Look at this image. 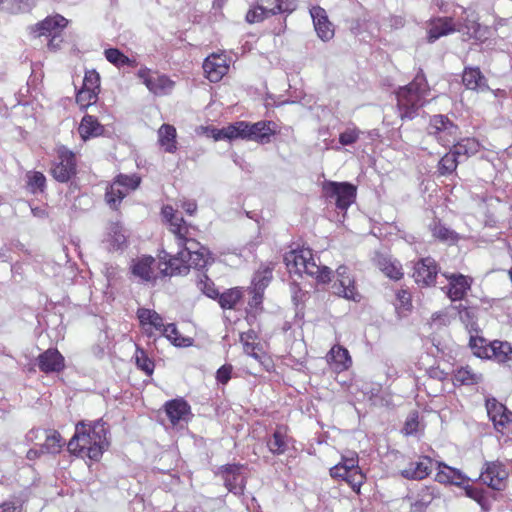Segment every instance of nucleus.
I'll use <instances>...</instances> for the list:
<instances>
[{
    "label": "nucleus",
    "mask_w": 512,
    "mask_h": 512,
    "mask_svg": "<svg viewBox=\"0 0 512 512\" xmlns=\"http://www.w3.org/2000/svg\"><path fill=\"white\" fill-rule=\"evenodd\" d=\"M107 446V428L102 420L95 421L92 425L79 422L67 445L72 454L81 457L87 456L95 461L101 458Z\"/></svg>",
    "instance_id": "1"
},
{
    "label": "nucleus",
    "mask_w": 512,
    "mask_h": 512,
    "mask_svg": "<svg viewBox=\"0 0 512 512\" xmlns=\"http://www.w3.org/2000/svg\"><path fill=\"white\" fill-rule=\"evenodd\" d=\"M284 262L290 273L306 274L322 283H327L331 280V269L317 264L310 248L302 247L287 252L284 255Z\"/></svg>",
    "instance_id": "2"
},
{
    "label": "nucleus",
    "mask_w": 512,
    "mask_h": 512,
    "mask_svg": "<svg viewBox=\"0 0 512 512\" xmlns=\"http://www.w3.org/2000/svg\"><path fill=\"white\" fill-rule=\"evenodd\" d=\"M428 93L426 78L418 73L414 80L397 91V105L401 119H413L425 103Z\"/></svg>",
    "instance_id": "3"
},
{
    "label": "nucleus",
    "mask_w": 512,
    "mask_h": 512,
    "mask_svg": "<svg viewBox=\"0 0 512 512\" xmlns=\"http://www.w3.org/2000/svg\"><path fill=\"white\" fill-rule=\"evenodd\" d=\"M330 475L332 478L346 481L356 493L360 492L365 480V476L358 466V456L355 453L343 456L341 462L330 469Z\"/></svg>",
    "instance_id": "4"
},
{
    "label": "nucleus",
    "mask_w": 512,
    "mask_h": 512,
    "mask_svg": "<svg viewBox=\"0 0 512 512\" xmlns=\"http://www.w3.org/2000/svg\"><path fill=\"white\" fill-rule=\"evenodd\" d=\"M141 182V178L136 175L119 174L106 192L107 203L116 208L122 199L131 191L136 190Z\"/></svg>",
    "instance_id": "5"
},
{
    "label": "nucleus",
    "mask_w": 512,
    "mask_h": 512,
    "mask_svg": "<svg viewBox=\"0 0 512 512\" xmlns=\"http://www.w3.org/2000/svg\"><path fill=\"white\" fill-rule=\"evenodd\" d=\"M327 198L334 199L339 209L346 210L356 198V187L347 182L325 181L322 186Z\"/></svg>",
    "instance_id": "6"
},
{
    "label": "nucleus",
    "mask_w": 512,
    "mask_h": 512,
    "mask_svg": "<svg viewBox=\"0 0 512 512\" xmlns=\"http://www.w3.org/2000/svg\"><path fill=\"white\" fill-rule=\"evenodd\" d=\"M137 76L142 80L147 89L156 96L170 94L175 86V82L167 75L152 71L146 67L139 69Z\"/></svg>",
    "instance_id": "7"
},
{
    "label": "nucleus",
    "mask_w": 512,
    "mask_h": 512,
    "mask_svg": "<svg viewBox=\"0 0 512 512\" xmlns=\"http://www.w3.org/2000/svg\"><path fill=\"white\" fill-rule=\"evenodd\" d=\"M68 20L63 16L56 14L46 17L43 21L37 23L31 28V32L35 37L47 36L51 37L48 46L50 48H57L59 43L55 44V40L59 38L62 30L67 26Z\"/></svg>",
    "instance_id": "8"
},
{
    "label": "nucleus",
    "mask_w": 512,
    "mask_h": 512,
    "mask_svg": "<svg viewBox=\"0 0 512 512\" xmlns=\"http://www.w3.org/2000/svg\"><path fill=\"white\" fill-rule=\"evenodd\" d=\"M51 173L58 182H68L76 173L75 154L65 146L58 147L57 161L54 163Z\"/></svg>",
    "instance_id": "9"
},
{
    "label": "nucleus",
    "mask_w": 512,
    "mask_h": 512,
    "mask_svg": "<svg viewBox=\"0 0 512 512\" xmlns=\"http://www.w3.org/2000/svg\"><path fill=\"white\" fill-rule=\"evenodd\" d=\"M458 133V127L446 116L434 115L428 126V134L434 136L439 143L447 146L454 143Z\"/></svg>",
    "instance_id": "10"
},
{
    "label": "nucleus",
    "mask_w": 512,
    "mask_h": 512,
    "mask_svg": "<svg viewBox=\"0 0 512 512\" xmlns=\"http://www.w3.org/2000/svg\"><path fill=\"white\" fill-rule=\"evenodd\" d=\"M279 132L278 125L273 121H258L255 123L247 122L246 139L259 144H268L272 137Z\"/></svg>",
    "instance_id": "11"
},
{
    "label": "nucleus",
    "mask_w": 512,
    "mask_h": 512,
    "mask_svg": "<svg viewBox=\"0 0 512 512\" xmlns=\"http://www.w3.org/2000/svg\"><path fill=\"white\" fill-rule=\"evenodd\" d=\"M448 280V286L445 287L447 296L452 301L462 300L472 285V278L459 273H443Z\"/></svg>",
    "instance_id": "12"
},
{
    "label": "nucleus",
    "mask_w": 512,
    "mask_h": 512,
    "mask_svg": "<svg viewBox=\"0 0 512 512\" xmlns=\"http://www.w3.org/2000/svg\"><path fill=\"white\" fill-rule=\"evenodd\" d=\"M203 69L209 81L216 83L228 73L229 64L223 53H213L204 60Z\"/></svg>",
    "instance_id": "13"
},
{
    "label": "nucleus",
    "mask_w": 512,
    "mask_h": 512,
    "mask_svg": "<svg viewBox=\"0 0 512 512\" xmlns=\"http://www.w3.org/2000/svg\"><path fill=\"white\" fill-rule=\"evenodd\" d=\"M465 17L462 18L463 22L456 24V31L466 36V39L484 40L487 38L488 29L482 27L478 23V18L474 12L464 10Z\"/></svg>",
    "instance_id": "14"
},
{
    "label": "nucleus",
    "mask_w": 512,
    "mask_h": 512,
    "mask_svg": "<svg viewBox=\"0 0 512 512\" xmlns=\"http://www.w3.org/2000/svg\"><path fill=\"white\" fill-rule=\"evenodd\" d=\"M438 266L431 257L419 260L414 266L413 278L419 285L430 286L435 282Z\"/></svg>",
    "instance_id": "15"
},
{
    "label": "nucleus",
    "mask_w": 512,
    "mask_h": 512,
    "mask_svg": "<svg viewBox=\"0 0 512 512\" xmlns=\"http://www.w3.org/2000/svg\"><path fill=\"white\" fill-rule=\"evenodd\" d=\"M272 267L261 266L254 274L250 292L253 294L250 306H258L262 302L263 292L272 279Z\"/></svg>",
    "instance_id": "16"
},
{
    "label": "nucleus",
    "mask_w": 512,
    "mask_h": 512,
    "mask_svg": "<svg viewBox=\"0 0 512 512\" xmlns=\"http://www.w3.org/2000/svg\"><path fill=\"white\" fill-rule=\"evenodd\" d=\"M310 15L317 36L324 42L331 40L334 37L335 31L333 24L328 19L326 11L319 6H315L310 9Z\"/></svg>",
    "instance_id": "17"
},
{
    "label": "nucleus",
    "mask_w": 512,
    "mask_h": 512,
    "mask_svg": "<svg viewBox=\"0 0 512 512\" xmlns=\"http://www.w3.org/2000/svg\"><path fill=\"white\" fill-rule=\"evenodd\" d=\"M337 282L334 285L335 293L347 300L358 301L360 295L357 293L354 280L348 274V268L339 266L336 270Z\"/></svg>",
    "instance_id": "18"
},
{
    "label": "nucleus",
    "mask_w": 512,
    "mask_h": 512,
    "mask_svg": "<svg viewBox=\"0 0 512 512\" xmlns=\"http://www.w3.org/2000/svg\"><path fill=\"white\" fill-rule=\"evenodd\" d=\"M456 32V23L451 17H436L429 21L427 28V40L433 43L440 37Z\"/></svg>",
    "instance_id": "19"
},
{
    "label": "nucleus",
    "mask_w": 512,
    "mask_h": 512,
    "mask_svg": "<svg viewBox=\"0 0 512 512\" xmlns=\"http://www.w3.org/2000/svg\"><path fill=\"white\" fill-rule=\"evenodd\" d=\"M486 409L495 429L500 432L512 420V412H510L502 403L496 401V399H487Z\"/></svg>",
    "instance_id": "20"
},
{
    "label": "nucleus",
    "mask_w": 512,
    "mask_h": 512,
    "mask_svg": "<svg viewBox=\"0 0 512 512\" xmlns=\"http://www.w3.org/2000/svg\"><path fill=\"white\" fill-rule=\"evenodd\" d=\"M508 477L507 471L499 463H487L486 469L480 475L483 483L495 490H502L505 488L506 479Z\"/></svg>",
    "instance_id": "21"
},
{
    "label": "nucleus",
    "mask_w": 512,
    "mask_h": 512,
    "mask_svg": "<svg viewBox=\"0 0 512 512\" xmlns=\"http://www.w3.org/2000/svg\"><path fill=\"white\" fill-rule=\"evenodd\" d=\"M512 346L508 342L493 341L485 350L478 352L479 358L494 359L498 363H505L511 359Z\"/></svg>",
    "instance_id": "22"
},
{
    "label": "nucleus",
    "mask_w": 512,
    "mask_h": 512,
    "mask_svg": "<svg viewBox=\"0 0 512 512\" xmlns=\"http://www.w3.org/2000/svg\"><path fill=\"white\" fill-rule=\"evenodd\" d=\"M293 440L288 435L286 426H277L272 436L267 441L269 451L274 455L284 454L292 444Z\"/></svg>",
    "instance_id": "23"
},
{
    "label": "nucleus",
    "mask_w": 512,
    "mask_h": 512,
    "mask_svg": "<svg viewBox=\"0 0 512 512\" xmlns=\"http://www.w3.org/2000/svg\"><path fill=\"white\" fill-rule=\"evenodd\" d=\"M432 470V460L429 457H421L410 462L401 470V475L406 479L421 480L427 477Z\"/></svg>",
    "instance_id": "24"
},
{
    "label": "nucleus",
    "mask_w": 512,
    "mask_h": 512,
    "mask_svg": "<svg viewBox=\"0 0 512 512\" xmlns=\"http://www.w3.org/2000/svg\"><path fill=\"white\" fill-rule=\"evenodd\" d=\"M243 466L240 465H227L223 469L225 485L227 489L234 494H242L244 485H245V477L242 474L241 470Z\"/></svg>",
    "instance_id": "25"
},
{
    "label": "nucleus",
    "mask_w": 512,
    "mask_h": 512,
    "mask_svg": "<svg viewBox=\"0 0 512 512\" xmlns=\"http://www.w3.org/2000/svg\"><path fill=\"white\" fill-rule=\"evenodd\" d=\"M38 366L45 373L59 372L64 364V357L56 349H48L38 357Z\"/></svg>",
    "instance_id": "26"
},
{
    "label": "nucleus",
    "mask_w": 512,
    "mask_h": 512,
    "mask_svg": "<svg viewBox=\"0 0 512 512\" xmlns=\"http://www.w3.org/2000/svg\"><path fill=\"white\" fill-rule=\"evenodd\" d=\"M374 260L377 267L390 279L399 280L403 277L401 264L391 256L379 253Z\"/></svg>",
    "instance_id": "27"
},
{
    "label": "nucleus",
    "mask_w": 512,
    "mask_h": 512,
    "mask_svg": "<svg viewBox=\"0 0 512 512\" xmlns=\"http://www.w3.org/2000/svg\"><path fill=\"white\" fill-rule=\"evenodd\" d=\"M166 414L173 425L186 421L190 413V407L186 401L182 399H174L166 403Z\"/></svg>",
    "instance_id": "28"
},
{
    "label": "nucleus",
    "mask_w": 512,
    "mask_h": 512,
    "mask_svg": "<svg viewBox=\"0 0 512 512\" xmlns=\"http://www.w3.org/2000/svg\"><path fill=\"white\" fill-rule=\"evenodd\" d=\"M80 137L86 141L90 138L98 137L103 134L104 127L99 123L98 119L92 115H85L78 127Z\"/></svg>",
    "instance_id": "29"
},
{
    "label": "nucleus",
    "mask_w": 512,
    "mask_h": 512,
    "mask_svg": "<svg viewBox=\"0 0 512 512\" xmlns=\"http://www.w3.org/2000/svg\"><path fill=\"white\" fill-rule=\"evenodd\" d=\"M257 4L269 16L277 13L292 12L296 8L295 0H257Z\"/></svg>",
    "instance_id": "30"
},
{
    "label": "nucleus",
    "mask_w": 512,
    "mask_h": 512,
    "mask_svg": "<svg viewBox=\"0 0 512 512\" xmlns=\"http://www.w3.org/2000/svg\"><path fill=\"white\" fill-rule=\"evenodd\" d=\"M137 317L142 327L149 333L151 329L162 331L164 326L163 318L154 310L147 308H139L137 311Z\"/></svg>",
    "instance_id": "31"
},
{
    "label": "nucleus",
    "mask_w": 512,
    "mask_h": 512,
    "mask_svg": "<svg viewBox=\"0 0 512 512\" xmlns=\"http://www.w3.org/2000/svg\"><path fill=\"white\" fill-rule=\"evenodd\" d=\"M438 468L439 470L436 473L435 479L439 483H449L460 486L468 480L461 471L455 468H452L445 464H439Z\"/></svg>",
    "instance_id": "32"
},
{
    "label": "nucleus",
    "mask_w": 512,
    "mask_h": 512,
    "mask_svg": "<svg viewBox=\"0 0 512 512\" xmlns=\"http://www.w3.org/2000/svg\"><path fill=\"white\" fill-rule=\"evenodd\" d=\"M327 359L339 371L348 369L352 362L348 350L339 345H335L330 349Z\"/></svg>",
    "instance_id": "33"
},
{
    "label": "nucleus",
    "mask_w": 512,
    "mask_h": 512,
    "mask_svg": "<svg viewBox=\"0 0 512 512\" xmlns=\"http://www.w3.org/2000/svg\"><path fill=\"white\" fill-rule=\"evenodd\" d=\"M462 80L468 89L479 91L488 89L486 80L478 68H466L463 72Z\"/></svg>",
    "instance_id": "34"
},
{
    "label": "nucleus",
    "mask_w": 512,
    "mask_h": 512,
    "mask_svg": "<svg viewBox=\"0 0 512 512\" xmlns=\"http://www.w3.org/2000/svg\"><path fill=\"white\" fill-rule=\"evenodd\" d=\"M177 245L180 248L179 255L184 257H188L189 255L196 253L204 249L205 247L201 246L199 242L190 237V232L187 233L185 230L181 231V234H175Z\"/></svg>",
    "instance_id": "35"
},
{
    "label": "nucleus",
    "mask_w": 512,
    "mask_h": 512,
    "mask_svg": "<svg viewBox=\"0 0 512 512\" xmlns=\"http://www.w3.org/2000/svg\"><path fill=\"white\" fill-rule=\"evenodd\" d=\"M45 442L41 445V452L45 454H58L64 446V440L56 430H45Z\"/></svg>",
    "instance_id": "36"
},
{
    "label": "nucleus",
    "mask_w": 512,
    "mask_h": 512,
    "mask_svg": "<svg viewBox=\"0 0 512 512\" xmlns=\"http://www.w3.org/2000/svg\"><path fill=\"white\" fill-rule=\"evenodd\" d=\"M126 234L120 223H112L109 226L106 242L110 250H121L126 245Z\"/></svg>",
    "instance_id": "37"
},
{
    "label": "nucleus",
    "mask_w": 512,
    "mask_h": 512,
    "mask_svg": "<svg viewBox=\"0 0 512 512\" xmlns=\"http://www.w3.org/2000/svg\"><path fill=\"white\" fill-rule=\"evenodd\" d=\"M158 141L166 152L174 153L177 149L175 127L163 124L158 130Z\"/></svg>",
    "instance_id": "38"
},
{
    "label": "nucleus",
    "mask_w": 512,
    "mask_h": 512,
    "mask_svg": "<svg viewBox=\"0 0 512 512\" xmlns=\"http://www.w3.org/2000/svg\"><path fill=\"white\" fill-rule=\"evenodd\" d=\"M155 260L151 256H143L138 258L133 266L132 273L144 281H150L153 278L152 265Z\"/></svg>",
    "instance_id": "39"
},
{
    "label": "nucleus",
    "mask_w": 512,
    "mask_h": 512,
    "mask_svg": "<svg viewBox=\"0 0 512 512\" xmlns=\"http://www.w3.org/2000/svg\"><path fill=\"white\" fill-rule=\"evenodd\" d=\"M165 265L166 267L162 269V273L165 275H182L186 274L189 270L188 260L186 257L179 255V251L175 256L170 257Z\"/></svg>",
    "instance_id": "40"
},
{
    "label": "nucleus",
    "mask_w": 512,
    "mask_h": 512,
    "mask_svg": "<svg viewBox=\"0 0 512 512\" xmlns=\"http://www.w3.org/2000/svg\"><path fill=\"white\" fill-rule=\"evenodd\" d=\"M163 217L169 222L171 232L175 234H181V231L185 230L188 232V226L182 217H178L174 213V209L171 206H164L162 209Z\"/></svg>",
    "instance_id": "41"
},
{
    "label": "nucleus",
    "mask_w": 512,
    "mask_h": 512,
    "mask_svg": "<svg viewBox=\"0 0 512 512\" xmlns=\"http://www.w3.org/2000/svg\"><path fill=\"white\" fill-rule=\"evenodd\" d=\"M435 497L434 489L423 487L417 494L413 502H411V510L413 512H423Z\"/></svg>",
    "instance_id": "42"
},
{
    "label": "nucleus",
    "mask_w": 512,
    "mask_h": 512,
    "mask_svg": "<svg viewBox=\"0 0 512 512\" xmlns=\"http://www.w3.org/2000/svg\"><path fill=\"white\" fill-rule=\"evenodd\" d=\"M480 149V143L474 138H465L454 145L453 150L458 156H472Z\"/></svg>",
    "instance_id": "43"
},
{
    "label": "nucleus",
    "mask_w": 512,
    "mask_h": 512,
    "mask_svg": "<svg viewBox=\"0 0 512 512\" xmlns=\"http://www.w3.org/2000/svg\"><path fill=\"white\" fill-rule=\"evenodd\" d=\"M104 54L106 59L118 68L124 66L134 67L136 65L135 60H132L124 55L119 49L109 48L104 51Z\"/></svg>",
    "instance_id": "44"
},
{
    "label": "nucleus",
    "mask_w": 512,
    "mask_h": 512,
    "mask_svg": "<svg viewBox=\"0 0 512 512\" xmlns=\"http://www.w3.org/2000/svg\"><path fill=\"white\" fill-rule=\"evenodd\" d=\"M27 188L33 194L41 193L46 187V177L42 172L29 171L26 174Z\"/></svg>",
    "instance_id": "45"
},
{
    "label": "nucleus",
    "mask_w": 512,
    "mask_h": 512,
    "mask_svg": "<svg viewBox=\"0 0 512 512\" xmlns=\"http://www.w3.org/2000/svg\"><path fill=\"white\" fill-rule=\"evenodd\" d=\"M246 121H238L233 124H230L226 127H223V135L224 139L234 140V139H246Z\"/></svg>",
    "instance_id": "46"
},
{
    "label": "nucleus",
    "mask_w": 512,
    "mask_h": 512,
    "mask_svg": "<svg viewBox=\"0 0 512 512\" xmlns=\"http://www.w3.org/2000/svg\"><path fill=\"white\" fill-rule=\"evenodd\" d=\"M34 0H0V8L9 13H18L29 10Z\"/></svg>",
    "instance_id": "47"
},
{
    "label": "nucleus",
    "mask_w": 512,
    "mask_h": 512,
    "mask_svg": "<svg viewBox=\"0 0 512 512\" xmlns=\"http://www.w3.org/2000/svg\"><path fill=\"white\" fill-rule=\"evenodd\" d=\"M459 156L452 149L450 152L446 153L438 163V171L441 175L451 174L454 172L458 165Z\"/></svg>",
    "instance_id": "48"
},
{
    "label": "nucleus",
    "mask_w": 512,
    "mask_h": 512,
    "mask_svg": "<svg viewBox=\"0 0 512 512\" xmlns=\"http://www.w3.org/2000/svg\"><path fill=\"white\" fill-rule=\"evenodd\" d=\"M481 378V374L475 373L469 366L461 367L454 375L455 381L463 385L478 383Z\"/></svg>",
    "instance_id": "49"
},
{
    "label": "nucleus",
    "mask_w": 512,
    "mask_h": 512,
    "mask_svg": "<svg viewBox=\"0 0 512 512\" xmlns=\"http://www.w3.org/2000/svg\"><path fill=\"white\" fill-rule=\"evenodd\" d=\"M242 291L239 288H232L219 296V304L223 309H232L240 301Z\"/></svg>",
    "instance_id": "50"
},
{
    "label": "nucleus",
    "mask_w": 512,
    "mask_h": 512,
    "mask_svg": "<svg viewBox=\"0 0 512 512\" xmlns=\"http://www.w3.org/2000/svg\"><path fill=\"white\" fill-rule=\"evenodd\" d=\"M196 284L198 289L209 298L214 299L219 295L213 281L204 273L198 274Z\"/></svg>",
    "instance_id": "51"
},
{
    "label": "nucleus",
    "mask_w": 512,
    "mask_h": 512,
    "mask_svg": "<svg viewBox=\"0 0 512 512\" xmlns=\"http://www.w3.org/2000/svg\"><path fill=\"white\" fill-rule=\"evenodd\" d=\"M160 332L176 346H188L191 344V340L189 338L180 336L174 324L164 325Z\"/></svg>",
    "instance_id": "52"
},
{
    "label": "nucleus",
    "mask_w": 512,
    "mask_h": 512,
    "mask_svg": "<svg viewBox=\"0 0 512 512\" xmlns=\"http://www.w3.org/2000/svg\"><path fill=\"white\" fill-rule=\"evenodd\" d=\"M430 229L433 236L439 240L454 242L457 239L456 233L454 231L448 229L438 221H434L430 225Z\"/></svg>",
    "instance_id": "53"
},
{
    "label": "nucleus",
    "mask_w": 512,
    "mask_h": 512,
    "mask_svg": "<svg viewBox=\"0 0 512 512\" xmlns=\"http://www.w3.org/2000/svg\"><path fill=\"white\" fill-rule=\"evenodd\" d=\"M254 339L255 333L253 331L241 333L240 335V341L243 344L244 352L255 359H260V355L256 351L258 347L253 342Z\"/></svg>",
    "instance_id": "54"
},
{
    "label": "nucleus",
    "mask_w": 512,
    "mask_h": 512,
    "mask_svg": "<svg viewBox=\"0 0 512 512\" xmlns=\"http://www.w3.org/2000/svg\"><path fill=\"white\" fill-rule=\"evenodd\" d=\"M98 93V91L81 88L76 95V102L81 108L85 109L96 103Z\"/></svg>",
    "instance_id": "55"
},
{
    "label": "nucleus",
    "mask_w": 512,
    "mask_h": 512,
    "mask_svg": "<svg viewBox=\"0 0 512 512\" xmlns=\"http://www.w3.org/2000/svg\"><path fill=\"white\" fill-rule=\"evenodd\" d=\"M135 361L139 369L144 371L147 375H151L154 371V363L148 358L145 351L139 347L136 348Z\"/></svg>",
    "instance_id": "56"
},
{
    "label": "nucleus",
    "mask_w": 512,
    "mask_h": 512,
    "mask_svg": "<svg viewBox=\"0 0 512 512\" xmlns=\"http://www.w3.org/2000/svg\"><path fill=\"white\" fill-rule=\"evenodd\" d=\"M209 252L206 248L197 251L187 257L188 265L197 269L204 268L209 263Z\"/></svg>",
    "instance_id": "57"
},
{
    "label": "nucleus",
    "mask_w": 512,
    "mask_h": 512,
    "mask_svg": "<svg viewBox=\"0 0 512 512\" xmlns=\"http://www.w3.org/2000/svg\"><path fill=\"white\" fill-rule=\"evenodd\" d=\"M361 133L362 132L355 126L347 127L339 134V143L342 146L353 145L359 140Z\"/></svg>",
    "instance_id": "58"
},
{
    "label": "nucleus",
    "mask_w": 512,
    "mask_h": 512,
    "mask_svg": "<svg viewBox=\"0 0 512 512\" xmlns=\"http://www.w3.org/2000/svg\"><path fill=\"white\" fill-rule=\"evenodd\" d=\"M100 77L95 70L87 71L83 79L82 88L99 92Z\"/></svg>",
    "instance_id": "59"
},
{
    "label": "nucleus",
    "mask_w": 512,
    "mask_h": 512,
    "mask_svg": "<svg viewBox=\"0 0 512 512\" xmlns=\"http://www.w3.org/2000/svg\"><path fill=\"white\" fill-rule=\"evenodd\" d=\"M396 308L402 309L403 311H408L411 307V296L410 293L406 290H399L396 293Z\"/></svg>",
    "instance_id": "60"
},
{
    "label": "nucleus",
    "mask_w": 512,
    "mask_h": 512,
    "mask_svg": "<svg viewBox=\"0 0 512 512\" xmlns=\"http://www.w3.org/2000/svg\"><path fill=\"white\" fill-rule=\"evenodd\" d=\"M267 17H269V15L267 13H264V11L258 4L252 7L246 14V20L249 23H258L263 21Z\"/></svg>",
    "instance_id": "61"
},
{
    "label": "nucleus",
    "mask_w": 512,
    "mask_h": 512,
    "mask_svg": "<svg viewBox=\"0 0 512 512\" xmlns=\"http://www.w3.org/2000/svg\"><path fill=\"white\" fill-rule=\"evenodd\" d=\"M232 373V366L231 365H223L217 370L216 373V379L221 384H226L230 378Z\"/></svg>",
    "instance_id": "62"
},
{
    "label": "nucleus",
    "mask_w": 512,
    "mask_h": 512,
    "mask_svg": "<svg viewBox=\"0 0 512 512\" xmlns=\"http://www.w3.org/2000/svg\"><path fill=\"white\" fill-rule=\"evenodd\" d=\"M488 344L485 339L481 337H471L469 345L473 351V353L478 357V352L481 350H485L488 347Z\"/></svg>",
    "instance_id": "63"
},
{
    "label": "nucleus",
    "mask_w": 512,
    "mask_h": 512,
    "mask_svg": "<svg viewBox=\"0 0 512 512\" xmlns=\"http://www.w3.org/2000/svg\"><path fill=\"white\" fill-rule=\"evenodd\" d=\"M418 427V421H417V415L412 414L409 416V418L406 420L405 426L403 428V431L406 435H411L416 432Z\"/></svg>",
    "instance_id": "64"
}]
</instances>
